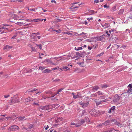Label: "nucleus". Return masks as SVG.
<instances>
[{"label": "nucleus", "instance_id": "nucleus-40", "mask_svg": "<svg viewBox=\"0 0 132 132\" xmlns=\"http://www.w3.org/2000/svg\"><path fill=\"white\" fill-rule=\"evenodd\" d=\"M30 47L31 48L32 51H35V48L34 47H32V46H30Z\"/></svg>", "mask_w": 132, "mask_h": 132}, {"label": "nucleus", "instance_id": "nucleus-2", "mask_svg": "<svg viewBox=\"0 0 132 132\" xmlns=\"http://www.w3.org/2000/svg\"><path fill=\"white\" fill-rule=\"evenodd\" d=\"M52 107L51 105H46L45 106H41L39 107L38 109L40 111L42 110L48 111L52 109Z\"/></svg>", "mask_w": 132, "mask_h": 132}, {"label": "nucleus", "instance_id": "nucleus-60", "mask_svg": "<svg viewBox=\"0 0 132 132\" xmlns=\"http://www.w3.org/2000/svg\"><path fill=\"white\" fill-rule=\"evenodd\" d=\"M86 41L88 42H91V40L89 39H87L86 40Z\"/></svg>", "mask_w": 132, "mask_h": 132}, {"label": "nucleus", "instance_id": "nucleus-54", "mask_svg": "<svg viewBox=\"0 0 132 132\" xmlns=\"http://www.w3.org/2000/svg\"><path fill=\"white\" fill-rule=\"evenodd\" d=\"M60 79H56L54 80V81H60Z\"/></svg>", "mask_w": 132, "mask_h": 132}, {"label": "nucleus", "instance_id": "nucleus-14", "mask_svg": "<svg viewBox=\"0 0 132 132\" xmlns=\"http://www.w3.org/2000/svg\"><path fill=\"white\" fill-rule=\"evenodd\" d=\"M44 62L46 63L47 64H51L52 61L50 59H46L44 61Z\"/></svg>", "mask_w": 132, "mask_h": 132}, {"label": "nucleus", "instance_id": "nucleus-39", "mask_svg": "<svg viewBox=\"0 0 132 132\" xmlns=\"http://www.w3.org/2000/svg\"><path fill=\"white\" fill-rule=\"evenodd\" d=\"M42 97H43V98L44 99H46L47 98V97H46V96H45L44 95H42ZM50 97H47V98H49Z\"/></svg>", "mask_w": 132, "mask_h": 132}, {"label": "nucleus", "instance_id": "nucleus-4", "mask_svg": "<svg viewBox=\"0 0 132 132\" xmlns=\"http://www.w3.org/2000/svg\"><path fill=\"white\" fill-rule=\"evenodd\" d=\"M11 17L9 19L10 21L12 22H14L13 19L15 20H17L18 18V16L15 14H12L11 16Z\"/></svg>", "mask_w": 132, "mask_h": 132}, {"label": "nucleus", "instance_id": "nucleus-20", "mask_svg": "<svg viewBox=\"0 0 132 132\" xmlns=\"http://www.w3.org/2000/svg\"><path fill=\"white\" fill-rule=\"evenodd\" d=\"M78 64L82 67H84L85 66L84 64V62L78 63Z\"/></svg>", "mask_w": 132, "mask_h": 132}, {"label": "nucleus", "instance_id": "nucleus-49", "mask_svg": "<svg viewBox=\"0 0 132 132\" xmlns=\"http://www.w3.org/2000/svg\"><path fill=\"white\" fill-rule=\"evenodd\" d=\"M87 19L88 20H92L93 19V18H87Z\"/></svg>", "mask_w": 132, "mask_h": 132}, {"label": "nucleus", "instance_id": "nucleus-10", "mask_svg": "<svg viewBox=\"0 0 132 132\" xmlns=\"http://www.w3.org/2000/svg\"><path fill=\"white\" fill-rule=\"evenodd\" d=\"M24 73L27 72H31L32 71V70L29 68H26L24 69Z\"/></svg>", "mask_w": 132, "mask_h": 132}, {"label": "nucleus", "instance_id": "nucleus-3", "mask_svg": "<svg viewBox=\"0 0 132 132\" xmlns=\"http://www.w3.org/2000/svg\"><path fill=\"white\" fill-rule=\"evenodd\" d=\"M19 127L16 125H13L10 127L8 130L9 131H15L18 130Z\"/></svg>", "mask_w": 132, "mask_h": 132}, {"label": "nucleus", "instance_id": "nucleus-19", "mask_svg": "<svg viewBox=\"0 0 132 132\" xmlns=\"http://www.w3.org/2000/svg\"><path fill=\"white\" fill-rule=\"evenodd\" d=\"M115 124L118 126V127H120L122 126V124L120 123L119 122H115Z\"/></svg>", "mask_w": 132, "mask_h": 132}, {"label": "nucleus", "instance_id": "nucleus-29", "mask_svg": "<svg viewBox=\"0 0 132 132\" xmlns=\"http://www.w3.org/2000/svg\"><path fill=\"white\" fill-rule=\"evenodd\" d=\"M95 102H96V105H97L102 103V102L101 101L99 102L96 101H95Z\"/></svg>", "mask_w": 132, "mask_h": 132}, {"label": "nucleus", "instance_id": "nucleus-7", "mask_svg": "<svg viewBox=\"0 0 132 132\" xmlns=\"http://www.w3.org/2000/svg\"><path fill=\"white\" fill-rule=\"evenodd\" d=\"M85 122L84 120H80L78 122V123L76 124V125L75 126L77 127H78L80 126L81 125L83 124Z\"/></svg>", "mask_w": 132, "mask_h": 132}, {"label": "nucleus", "instance_id": "nucleus-57", "mask_svg": "<svg viewBox=\"0 0 132 132\" xmlns=\"http://www.w3.org/2000/svg\"><path fill=\"white\" fill-rule=\"evenodd\" d=\"M59 68H52L51 69L52 70H56L57 69H59Z\"/></svg>", "mask_w": 132, "mask_h": 132}, {"label": "nucleus", "instance_id": "nucleus-23", "mask_svg": "<svg viewBox=\"0 0 132 132\" xmlns=\"http://www.w3.org/2000/svg\"><path fill=\"white\" fill-rule=\"evenodd\" d=\"M36 33H33L31 34L30 35V37H31L33 38H35V37L36 36Z\"/></svg>", "mask_w": 132, "mask_h": 132}, {"label": "nucleus", "instance_id": "nucleus-26", "mask_svg": "<svg viewBox=\"0 0 132 132\" xmlns=\"http://www.w3.org/2000/svg\"><path fill=\"white\" fill-rule=\"evenodd\" d=\"M87 114L86 112V111L85 110H83L82 111V112L81 116L85 115Z\"/></svg>", "mask_w": 132, "mask_h": 132}, {"label": "nucleus", "instance_id": "nucleus-12", "mask_svg": "<svg viewBox=\"0 0 132 132\" xmlns=\"http://www.w3.org/2000/svg\"><path fill=\"white\" fill-rule=\"evenodd\" d=\"M102 26V27H105L104 28H108L110 26V24L108 23H105L104 25L101 24Z\"/></svg>", "mask_w": 132, "mask_h": 132}, {"label": "nucleus", "instance_id": "nucleus-30", "mask_svg": "<svg viewBox=\"0 0 132 132\" xmlns=\"http://www.w3.org/2000/svg\"><path fill=\"white\" fill-rule=\"evenodd\" d=\"M78 7V6H76L75 7H73V6H71L70 8V9L72 10L73 11L75 10V9L76 8H77Z\"/></svg>", "mask_w": 132, "mask_h": 132}, {"label": "nucleus", "instance_id": "nucleus-47", "mask_svg": "<svg viewBox=\"0 0 132 132\" xmlns=\"http://www.w3.org/2000/svg\"><path fill=\"white\" fill-rule=\"evenodd\" d=\"M101 114V112L99 111H98L97 112H96V114Z\"/></svg>", "mask_w": 132, "mask_h": 132}, {"label": "nucleus", "instance_id": "nucleus-5", "mask_svg": "<svg viewBox=\"0 0 132 132\" xmlns=\"http://www.w3.org/2000/svg\"><path fill=\"white\" fill-rule=\"evenodd\" d=\"M71 94L73 95V97L75 99L80 97L81 96V94L79 92H77L75 93L73 92L71 93Z\"/></svg>", "mask_w": 132, "mask_h": 132}, {"label": "nucleus", "instance_id": "nucleus-55", "mask_svg": "<svg viewBox=\"0 0 132 132\" xmlns=\"http://www.w3.org/2000/svg\"><path fill=\"white\" fill-rule=\"evenodd\" d=\"M84 23L85 24V25H87V22L86 21H85L84 22Z\"/></svg>", "mask_w": 132, "mask_h": 132}, {"label": "nucleus", "instance_id": "nucleus-8", "mask_svg": "<svg viewBox=\"0 0 132 132\" xmlns=\"http://www.w3.org/2000/svg\"><path fill=\"white\" fill-rule=\"evenodd\" d=\"M80 105H81L82 107L83 108H84L87 107L89 104L88 102H80L79 103Z\"/></svg>", "mask_w": 132, "mask_h": 132}, {"label": "nucleus", "instance_id": "nucleus-64", "mask_svg": "<svg viewBox=\"0 0 132 132\" xmlns=\"http://www.w3.org/2000/svg\"><path fill=\"white\" fill-rule=\"evenodd\" d=\"M116 9V7L114 6L112 10L113 11H114L115 10V9Z\"/></svg>", "mask_w": 132, "mask_h": 132}, {"label": "nucleus", "instance_id": "nucleus-62", "mask_svg": "<svg viewBox=\"0 0 132 132\" xmlns=\"http://www.w3.org/2000/svg\"><path fill=\"white\" fill-rule=\"evenodd\" d=\"M49 128V126L48 125H47L46 127L45 128V129L46 130H47Z\"/></svg>", "mask_w": 132, "mask_h": 132}, {"label": "nucleus", "instance_id": "nucleus-33", "mask_svg": "<svg viewBox=\"0 0 132 132\" xmlns=\"http://www.w3.org/2000/svg\"><path fill=\"white\" fill-rule=\"evenodd\" d=\"M52 105V108H54L56 106H57V105H58V104H53L52 105Z\"/></svg>", "mask_w": 132, "mask_h": 132}, {"label": "nucleus", "instance_id": "nucleus-41", "mask_svg": "<svg viewBox=\"0 0 132 132\" xmlns=\"http://www.w3.org/2000/svg\"><path fill=\"white\" fill-rule=\"evenodd\" d=\"M50 90H48V91H46L45 92V93L46 94H50Z\"/></svg>", "mask_w": 132, "mask_h": 132}, {"label": "nucleus", "instance_id": "nucleus-28", "mask_svg": "<svg viewBox=\"0 0 132 132\" xmlns=\"http://www.w3.org/2000/svg\"><path fill=\"white\" fill-rule=\"evenodd\" d=\"M108 87V86L106 84L103 85L101 86V87L102 88H106Z\"/></svg>", "mask_w": 132, "mask_h": 132}, {"label": "nucleus", "instance_id": "nucleus-35", "mask_svg": "<svg viewBox=\"0 0 132 132\" xmlns=\"http://www.w3.org/2000/svg\"><path fill=\"white\" fill-rule=\"evenodd\" d=\"M85 122H90V121L89 120L88 118V117H86L85 118Z\"/></svg>", "mask_w": 132, "mask_h": 132}, {"label": "nucleus", "instance_id": "nucleus-32", "mask_svg": "<svg viewBox=\"0 0 132 132\" xmlns=\"http://www.w3.org/2000/svg\"><path fill=\"white\" fill-rule=\"evenodd\" d=\"M5 28L3 26H0V31H2V30L4 29Z\"/></svg>", "mask_w": 132, "mask_h": 132}, {"label": "nucleus", "instance_id": "nucleus-25", "mask_svg": "<svg viewBox=\"0 0 132 132\" xmlns=\"http://www.w3.org/2000/svg\"><path fill=\"white\" fill-rule=\"evenodd\" d=\"M96 93H97L98 95H103L104 94L103 92L100 91H98Z\"/></svg>", "mask_w": 132, "mask_h": 132}, {"label": "nucleus", "instance_id": "nucleus-15", "mask_svg": "<svg viewBox=\"0 0 132 132\" xmlns=\"http://www.w3.org/2000/svg\"><path fill=\"white\" fill-rule=\"evenodd\" d=\"M51 71V70L48 69H46L43 71V72L44 73H50Z\"/></svg>", "mask_w": 132, "mask_h": 132}, {"label": "nucleus", "instance_id": "nucleus-48", "mask_svg": "<svg viewBox=\"0 0 132 132\" xmlns=\"http://www.w3.org/2000/svg\"><path fill=\"white\" fill-rule=\"evenodd\" d=\"M93 48V47H90L89 46H88V49L89 50H90Z\"/></svg>", "mask_w": 132, "mask_h": 132}, {"label": "nucleus", "instance_id": "nucleus-24", "mask_svg": "<svg viewBox=\"0 0 132 132\" xmlns=\"http://www.w3.org/2000/svg\"><path fill=\"white\" fill-rule=\"evenodd\" d=\"M124 12V10L123 9L120 10L118 13V14H122Z\"/></svg>", "mask_w": 132, "mask_h": 132}, {"label": "nucleus", "instance_id": "nucleus-18", "mask_svg": "<svg viewBox=\"0 0 132 132\" xmlns=\"http://www.w3.org/2000/svg\"><path fill=\"white\" fill-rule=\"evenodd\" d=\"M43 20V19H34L32 20V21H34L35 22H38L39 21H42Z\"/></svg>", "mask_w": 132, "mask_h": 132}, {"label": "nucleus", "instance_id": "nucleus-11", "mask_svg": "<svg viewBox=\"0 0 132 132\" xmlns=\"http://www.w3.org/2000/svg\"><path fill=\"white\" fill-rule=\"evenodd\" d=\"M91 88H92V90L94 91H95L99 89V87L98 86H94L91 87Z\"/></svg>", "mask_w": 132, "mask_h": 132}, {"label": "nucleus", "instance_id": "nucleus-51", "mask_svg": "<svg viewBox=\"0 0 132 132\" xmlns=\"http://www.w3.org/2000/svg\"><path fill=\"white\" fill-rule=\"evenodd\" d=\"M106 33L107 34V35H108L109 36H110V34H109V33H108V32L107 31L106 32Z\"/></svg>", "mask_w": 132, "mask_h": 132}, {"label": "nucleus", "instance_id": "nucleus-31", "mask_svg": "<svg viewBox=\"0 0 132 132\" xmlns=\"http://www.w3.org/2000/svg\"><path fill=\"white\" fill-rule=\"evenodd\" d=\"M36 46H38L39 47V48L40 49H41L42 48V45L41 44H40L39 45L36 44Z\"/></svg>", "mask_w": 132, "mask_h": 132}, {"label": "nucleus", "instance_id": "nucleus-43", "mask_svg": "<svg viewBox=\"0 0 132 132\" xmlns=\"http://www.w3.org/2000/svg\"><path fill=\"white\" fill-rule=\"evenodd\" d=\"M103 52H102L100 53V54H98V55L97 56H101L103 54Z\"/></svg>", "mask_w": 132, "mask_h": 132}, {"label": "nucleus", "instance_id": "nucleus-63", "mask_svg": "<svg viewBox=\"0 0 132 132\" xmlns=\"http://www.w3.org/2000/svg\"><path fill=\"white\" fill-rule=\"evenodd\" d=\"M106 101H107V100L106 99H105L104 100L101 101L102 102V103Z\"/></svg>", "mask_w": 132, "mask_h": 132}, {"label": "nucleus", "instance_id": "nucleus-6", "mask_svg": "<svg viewBox=\"0 0 132 132\" xmlns=\"http://www.w3.org/2000/svg\"><path fill=\"white\" fill-rule=\"evenodd\" d=\"M111 123V121L110 120H108L106 121H105L103 123L99 125L98 126L100 127H102V126L103 125H105V126H107L109 125Z\"/></svg>", "mask_w": 132, "mask_h": 132}, {"label": "nucleus", "instance_id": "nucleus-34", "mask_svg": "<svg viewBox=\"0 0 132 132\" xmlns=\"http://www.w3.org/2000/svg\"><path fill=\"white\" fill-rule=\"evenodd\" d=\"M97 96V94H92L91 95V97H96Z\"/></svg>", "mask_w": 132, "mask_h": 132}, {"label": "nucleus", "instance_id": "nucleus-58", "mask_svg": "<svg viewBox=\"0 0 132 132\" xmlns=\"http://www.w3.org/2000/svg\"><path fill=\"white\" fill-rule=\"evenodd\" d=\"M63 88H61L60 89H59L58 91L60 92H61L62 90H63Z\"/></svg>", "mask_w": 132, "mask_h": 132}, {"label": "nucleus", "instance_id": "nucleus-61", "mask_svg": "<svg viewBox=\"0 0 132 132\" xmlns=\"http://www.w3.org/2000/svg\"><path fill=\"white\" fill-rule=\"evenodd\" d=\"M27 21L28 22H31V21H32V20H31V19H30V20H29V19H28L27 20Z\"/></svg>", "mask_w": 132, "mask_h": 132}, {"label": "nucleus", "instance_id": "nucleus-16", "mask_svg": "<svg viewBox=\"0 0 132 132\" xmlns=\"http://www.w3.org/2000/svg\"><path fill=\"white\" fill-rule=\"evenodd\" d=\"M63 119L62 117H58L57 118V119L56 120V122H58L60 121H62Z\"/></svg>", "mask_w": 132, "mask_h": 132}, {"label": "nucleus", "instance_id": "nucleus-46", "mask_svg": "<svg viewBox=\"0 0 132 132\" xmlns=\"http://www.w3.org/2000/svg\"><path fill=\"white\" fill-rule=\"evenodd\" d=\"M10 95H4V97L5 98H7L10 96Z\"/></svg>", "mask_w": 132, "mask_h": 132}, {"label": "nucleus", "instance_id": "nucleus-37", "mask_svg": "<svg viewBox=\"0 0 132 132\" xmlns=\"http://www.w3.org/2000/svg\"><path fill=\"white\" fill-rule=\"evenodd\" d=\"M105 95H103V96H100V98L101 99H104L105 98Z\"/></svg>", "mask_w": 132, "mask_h": 132}, {"label": "nucleus", "instance_id": "nucleus-56", "mask_svg": "<svg viewBox=\"0 0 132 132\" xmlns=\"http://www.w3.org/2000/svg\"><path fill=\"white\" fill-rule=\"evenodd\" d=\"M67 34H68V35H72V34L71 33H70L69 32H67L66 33Z\"/></svg>", "mask_w": 132, "mask_h": 132}, {"label": "nucleus", "instance_id": "nucleus-22", "mask_svg": "<svg viewBox=\"0 0 132 132\" xmlns=\"http://www.w3.org/2000/svg\"><path fill=\"white\" fill-rule=\"evenodd\" d=\"M46 68V67L45 66L42 67L40 66L39 68V69L40 70L43 71V70L45 69Z\"/></svg>", "mask_w": 132, "mask_h": 132}, {"label": "nucleus", "instance_id": "nucleus-21", "mask_svg": "<svg viewBox=\"0 0 132 132\" xmlns=\"http://www.w3.org/2000/svg\"><path fill=\"white\" fill-rule=\"evenodd\" d=\"M25 23V22H18L17 23V24L19 25V26H22L23 24H24Z\"/></svg>", "mask_w": 132, "mask_h": 132}, {"label": "nucleus", "instance_id": "nucleus-53", "mask_svg": "<svg viewBox=\"0 0 132 132\" xmlns=\"http://www.w3.org/2000/svg\"><path fill=\"white\" fill-rule=\"evenodd\" d=\"M94 2L96 3H98L99 2V0H96L94 1Z\"/></svg>", "mask_w": 132, "mask_h": 132}, {"label": "nucleus", "instance_id": "nucleus-17", "mask_svg": "<svg viewBox=\"0 0 132 132\" xmlns=\"http://www.w3.org/2000/svg\"><path fill=\"white\" fill-rule=\"evenodd\" d=\"M17 118H18V120L19 121H23V120H26V119L25 118V117H19Z\"/></svg>", "mask_w": 132, "mask_h": 132}, {"label": "nucleus", "instance_id": "nucleus-27", "mask_svg": "<svg viewBox=\"0 0 132 132\" xmlns=\"http://www.w3.org/2000/svg\"><path fill=\"white\" fill-rule=\"evenodd\" d=\"M11 1L15 2L18 1L19 2H23V0H11Z\"/></svg>", "mask_w": 132, "mask_h": 132}, {"label": "nucleus", "instance_id": "nucleus-9", "mask_svg": "<svg viewBox=\"0 0 132 132\" xmlns=\"http://www.w3.org/2000/svg\"><path fill=\"white\" fill-rule=\"evenodd\" d=\"M128 89L126 93H130L132 92V86L131 84H129L128 86Z\"/></svg>", "mask_w": 132, "mask_h": 132}, {"label": "nucleus", "instance_id": "nucleus-42", "mask_svg": "<svg viewBox=\"0 0 132 132\" xmlns=\"http://www.w3.org/2000/svg\"><path fill=\"white\" fill-rule=\"evenodd\" d=\"M53 31H56V32L57 33H59V31H60L61 30L60 29H59L58 30H53Z\"/></svg>", "mask_w": 132, "mask_h": 132}, {"label": "nucleus", "instance_id": "nucleus-38", "mask_svg": "<svg viewBox=\"0 0 132 132\" xmlns=\"http://www.w3.org/2000/svg\"><path fill=\"white\" fill-rule=\"evenodd\" d=\"M104 8H109V6H108L107 4H105L104 5Z\"/></svg>", "mask_w": 132, "mask_h": 132}, {"label": "nucleus", "instance_id": "nucleus-1", "mask_svg": "<svg viewBox=\"0 0 132 132\" xmlns=\"http://www.w3.org/2000/svg\"><path fill=\"white\" fill-rule=\"evenodd\" d=\"M19 102V98L17 96H15L13 97H12L10 100V104L12 105L14 103H16Z\"/></svg>", "mask_w": 132, "mask_h": 132}, {"label": "nucleus", "instance_id": "nucleus-45", "mask_svg": "<svg viewBox=\"0 0 132 132\" xmlns=\"http://www.w3.org/2000/svg\"><path fill=\"white\" fill-rule=\"evenodd\" d=\"M115 108H116V107H115V106H113L112 107L111 109L113 111L115 109Z\"/></svg>", "mask_w": 132, "mask_h": 132}, {"label": "nucleus", "instance_id": "nucleus-52", "mask_svg": "<svg viewBox=\"0 0 132 132\" xmlns=\"http://www.w3.org/2000/svg\"><path fill=\"white\" fill-rule=\"evenodd\" d=\"M36 89L35 88H34L33 89V90H30L29 92H32L34 91H35V90H36Z\"/></svg>", "mask_w": 132, "mask_h": 132}, {"label": "nucleus", "instance_id": "nucleus-36", "mask_svg": "<svg viewBox=\"0 0 132 132\" xmlns=\"http://www.w3.org/2000/svg\"><path fill=\"white\" fill-rule=\"evenodd\" d=\"M110 121H111V123L112 122H114L115 124V122H117L116 120L115 119H112V120H110Z\"/></svg>", "mask_w": 132, "mask_h": 132}, {"label": "nucleus", "instance_id": "nucleus-59", "mask_svg": "<svg viewBox=\"0 0 132 132\" xmlns=\"http://www.w3.org/2000/svg\"><path fill=\"white\" fill-rule=\"evenodd\" d=\"M63 69H67L68 68V67L67 66H64L63 67Z\"/></svg>", "mask_w": 132, "mask_h": 132}, {"label": "nucleus", "instance_id": "nucleus-50", "mask_svg": "<svg viewBox=\"0 0 132 132\" xmlns=\"http://www.w3.org/2000/svg\"><path fill=\"white\" fill-rule=\"evenodd\" d=\"M30 10L31 11H34L35 12V9H30Z\"/></svg>", "mask_w": 132, "mask_h": 132}, {"label": "nucleus", "instance_id": "nucleus-44", "mask_svg": "<svg viewBox=\"0 0 132 132\" xmlns=\"http://www.w3.org/2000/svg\"><path fill=\"white\" fill-rule=\"evenodd\" d=\"M82 47H78L77 49V51L82 50Z\"/></svg>", "mask_w": 132, "mask_h": 132}, {"label": "nucleus", "instance_id": "nucleus-13", "mask_svg": "<svg viewBox=\"0 0 132 132\" xmlns=\"http://www.w3.org/2000/svg\"><path fill=\"white\" fill-rule=\"evenodd\" d=\"M12 46H10L8 45H6L4 46L3 49L4 50H9L10 49L12 48Z\"/></svg>", "mask_w": 132, "mask_h": 132}]
</instances>
